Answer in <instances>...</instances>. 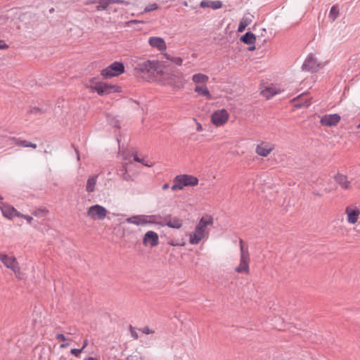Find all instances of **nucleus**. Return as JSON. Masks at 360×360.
<instances>
[{
	"label": "nucleus",
	"mask_w": 360,
	"mask_h": 360,
	"mask_svg": "<svg viewBox=\"0 0 360 360\" xmlns=\"http://www.w3.org/2000/svg\"><path fill=\"white\" fill-rule=\"evenodd\" d=\"M213 224L211 216H205L200 218L193 231L188 236L191 245H198L201 241L207 240L209 236V226Z\"/></svg>",
	"instance_id": "obj_1"
},
{
	"label": "nucleus",
	"mask_w": 360,
	"mask_h": 360,
	"mask_svg": "<svg viewBox=\"0 0 360 360\" xmlns=\"http://www.w3.org/2000/svg\"><path fill=\"white\" fill-rule=\"evenodd\" d=\"M191 80L195 85L193 89L195 93L200 96L205 97L207 100L212 99V96L207 85L210 80L208 75L201 72L195 73L192 75Z\"/></svg>",
	"instance_id": "obj_2"
},
{
	"label": "nucleus",
	"mask_w": 360,
	"mask_h": 360,
	"mask_svg": "<svg viewBox=\"0 0 360 360\" xmlns=\"http://www.w3.org/2000/svg\"><path fill=\"white\" fill-rule=\"evenodd\" d=\"M346 221L353 226L354 231L360 236V207L356 204H350L344 210Z\"/></svg>",
	"instance_id": "obj_3"
},
{
	"label": "nucleus",
	"mask_w": 360,
	"mask_h": 360,
	"mask_svg": "<svg viewBox=\"0 0 360 360\" xmlns=\"http://www.w3.org/2000/svg\"><path fill=\"white\" fill-rule=\"evenodd\" d=\"M239 245L240 261L239 264L236 266L234 270L238 274L249 275L250 273V255L249 252L248 246L244 243L243 240H240Z\"/></svg>",
	"instance_id": "obj_4"
},
{
	"label": "nucleus",
	"mask_w": 360,
	"mask_h": 360,
	"mask_svg": "<svg viewBox=\"0 0 360 360\" xmlns=\"http://www.w3.org/2000/svg\"><path fill=\"white\" fill-rule=\"evenodd\" d=\"M199 180L196 176L189 174H180L176 176L173 179L172 191H180L186 186H195L198 184Z\"/></svg>",
	"instance_id": "obj_5"
},
{
	"label": "nucleus",
	"mask_w": 360,
	"mask_h": 360,
	"mask_svg": "<svg viewBox=\"0 0 360 360\" xmlns=\"http://www.w3.org/2000/svg\"><path fill=\"white\" fill-rule=\"evenodd\" d=\"M0 261L6 268L13 272L17 278L22 279V275L20 271V266L13 256L0 252Z\"/></svg>",
	"instance_id": "obj_6"
},
{
	"label": "nucleus",
	"mask_w": 360,
	"mask_h": 360,
	"mask_svg": "<svg viewBox=\"0 0 360 360\" xmlns=\"http://www.w3.org/2000/svg\"><path fill=\"white\" fill-rule=\"evenodd\" d=\"M125 71L124 65L122 62L115 61L103 68L101 71V75L104 79H110L115 77H118L123 74Z\"/></svg>",
	"instance_id": "obj_7"
},
{
	"label": "nucleus",
	"mask_w": 360,
	"mask_h": 360,
	"mask_svg": "<svg viewBox=\"0 0 360 360\" xmlns=\"http://www.w3.org/2000/svg\"><path fill=\"white\" fill-rule=\"evenodd\" d=\"M230 119V113L226 109L214 110L210 115V122L216 127L226 124Z\"/></svg>",
	"instance_id": "obj_8"
},
{
	"label": "nucleus",
	"mask_w": 360,
	"mask_h": 360,
	"mask_svg": "<svg viewBox=\"0 0 360 360\" xmlns=\"http://www.w3.org/2000/svg\"><path fill=\"white\" fill-rule=\"evenodd\" d=\"M158 74L162 75L160 79V84L162 86H170L176 89H181L184 87V83L178 81L177 76L173 73L165 74L162 71L158 72Z\"/></svg>",
	"instance_id": "obj_9"
},
{
	"label": "nucleus",
	"mask_w": 360,
	"mask_h": 360,
	"mask_svg": "<svg viewBox=\"0 0 360 360\" xmlns=\"http://www.w3.org/2000/svg\"><path fill=\"white\" fill-rule=\"evenodd\" d=\"M108 214V210L98 204L90 206L86 211V216L94 221H103L106 218Z\"/></svg>",
	"instance_id": "obj_10"
},
{
	"label": "nucleus",
	"mask_w": 360,
	"mask_h": 360,
	"mask_svg": "<svg viewBox=\"0 0 360 360\" xmlns=\"http://www.w3.org/2000/svg\"><path fill=\"white\" fill-rule=\"evenodd\" d=\"M324 65L325 64L319 62L317 58H316L314 55H309L305 60L302 67L307 70L311 72H317L321 68H323Z\"/></svg>",
	"instance_id": "obj_11"
},
{
	"label": "nucleus",
	"mask_w": 360,
	"mask_h": 360,
	"mask_svg": "<svg viewBox=\"0 0 360 360\" xmlns=\"http://www.w3.org/2000/svg\"><path fill=\"white\" fill-rule=\"evenodd\" d=\"M341 120V116L338 113L326 114L320 119V124L323 127H335Z\"/></svg>",
	"instance_id": "obj_12"
},
{
	"label": "nucleus",
	"mask_w": 360,
	"mask_h": 360,
	"mask_svg": "<svg viewBox=\"0 0 360 360\" xmlns=\"http://www.w3.org/2000/svg\"><path fill=\"white\" fill-rule=\"evenodd\" d=\"M274 148L275 147L273 143L267 141H261L256 146L255 153L261 157L266 158L271 153Z\"/></svg>",
	"instance_id": "obj_13"
},
{
	"label": "nucleus",
	"mask_w": 360,
	"mask_h": 360,
	"mask_svg": "<svg viewBox=\"0 0 360 360\" xmlns=\"http://www.w3.org/2000/svg\"><path fill=\"white\" fill-rule=\"evenodd\" d=\"M159 243V236L158 233L153 231H148L143 236V244L145 246L151 248L155 247Z\"/></svg>",
	"instance_id": "obj_14"
},
{
	"label": "nucleus",
	"mask_w": 360,
	"mask_h": 360,
	"mask_svg": "<svg viewBox=\"0 0 360 360\" xmlns=\"http://www.w3.org/2000/svg\"><path fill=\"white\" fill-rule=\"evenodd\" d=\"M159 66L160 63L158 60H146L139 63L136 70L141 72H150L153 70H157Z\"/></svg>",
	"instance_id": "obj_15"
},
{
	"label": "nucleus",
	"mask_w": 360,
	"mask_h": 360,
	"mask_svg": "<svg viewBox=\"0 0 360 360\" xmlns=\"http://www.w3.org/2000/svg\"><path fill=\"white\" fill-rule=\"evenodd\" d=\"M148 44L152 48L156 49L161 53L165 52L167 49L165 41L160 37H150L148 39Z\"/></svg>",
	"instance_id": "obj_16"
},
{
	"label": "nucleus",
	"mask_w": 360,
	"mask_h": 360,
	"mask_svg": "<svg viewBox=\"0 0 360 360\" xmlns=\"http://www.w3.org/2000/svg\"><path fill=\"white\" fill-rule=\"evenodd\" d=\"M120 86L115 84H108L103 82L101 85V89L98 93V95L103 96L109 94L111 93L120 92Z\"/></svg>",
	"instance_id": "obj_17"
},
{
	"label": "nucleus",
	"mask_w": 360,
	"mask_h": 360,
	"mask_svg": "<svg viewBox=\"0 0 360 360\" xmlns=\"http://www.w3.org/2000/svg\"><path fill=\"white\" fill-rule=\"evenodd\" d=\"M126 221L136 226H146L148 224V215L140 214L128 217Z\"/></svg>",
	"instance_id": "obj_18"
},
{
	"label": "nucleus",
	"mask_w": 360,
	"mask_h": 360,
	"mask_svg": "<svg viewBox=\"0 0 360 360\" xmlns=\"http://www.w3.org/2000/svg\"><path fill=\"white\" fill-rule=\"evenodd\" d=\"M167 226L172 229H179L183 226V221L181 219L176 217H172V215L169 214L165 217L164 226Z\"/></svg>",
	"instance_id": "obj_19"
},
{
	"label": "nucleus",
	"mask_w": 360,
	"mask_h": 360,
	"mask_svg": "<svg viewBox=\"0 0 360 360\" xmlns=\"http://www.w3.org/2000/svg\"><path fill=\"white\" fill-rule=\"evenodd\" d=\"M282 91L283 90L281 88L271 84L270 86H266L263 90L261 91L260 94L263 97L266 98V99H269L274 96L281 93Z\"/></svg>",
	"instance_id": "obj_20"
},
{
	"label": "nucleus",
	"mask_w": 360,
	"mask_h": 360,
	"mask_svg": "<svg viewBox=\"0 0 360 360\" xmlns=\"http://www.w3.org/2000/svg\"><path fill=\"white\" fill-rule=\"evenodd\" d=\"M0 210L3 215L8 219H11L13 217L17 216V210L12 206L5 204L2 201H0Z\"/></svg>",
	"instance_id": "obj_21"
},
{
	"label": "nucleus",
	"mask_w": 360,
	"mask_h": 360,
	"mask_svg": "<svg viewBox=\"0 0 360 360\" xmlns=\"http://www.w3.org/2000/svg\"><path fill=\"white\" fill-rule=\"evenodd\" d=\"M102 81L97 77L90 78L85 84L86 88L89 89L91 92L98 93Z\"/></svg>",
	"instance_id": "obj_22"
},
{
	"label": "nucleus",
	"mask_w": 360,
	"mask_h": 360,
	"mask_svg": "<svg viewBox=\"0 0 360 360\" xmlns=\"http://www.w3.org/2000/svg\"><path fill=\"white\" fill-rule=\"evenodd\" d=\"M335 180L343 189L348 190L352 188L351 182L345 175L338 174L335 176Z\"/></svg>",
	"instance_id": "obj_23"
},
{
	"label": "nucleus",
	"mask_w": 360,
	"mask_h": 360,
	"mask_svg": "<svg viewBox=\"0 0 360 360\" xmlns=\"http://www.w3.org/2000/svg\"><path fill=\"white\" fill-rule=\"evenodd\" d=\"M223 4L220 1L203 0L200 4L201 8H210L214 10L221 8Z\"/></svg>",
	"instance_id": "obj_24"
},
{
	"label": "nucleus",
	"mask_w": 360,
	"mask_h": 360,
	"mask_svg": "<svg viewBox=\"0 0 360 360\" xmlns=\"http://www.w3.org/2000/svg\"><path fill=\"white\" fill-rule=\"evenodd\" d=\"M148 224L164 226L165 217L159 214L148 215Z\"/></svg>",
	"instance_id": "obj_25"
},
{
	"label": "nucleus",
	"mask_w": 360,
	"mask_h": 360,
	"mask_svg": "<svg viewBox=\"0 0 360 360\" xmlns=\"http://www.w3.org/2000/svg\"><path fill=\"white\" fill-rule=\"evenodd\" d=\"M97 176H94L88 179L86 187V190L88 193H92L93 191H94Z\"/></svg>",
	"instance_id": "obj_26"
},
{
	"label": "nucleus",
	"mask_w": 360,
	"mask_h": 360,
	"mask_svg": "<svg viewBox=\"0 0 360 360\" xmlns=\"http://www.w3.org/2000/svg\"><path fill=\"white\" fill-rule=\"evenodd\" d=\"M240 39L246 44H254L256 41V37L254 34L251 32H247L241 37Z\"/></svg>",
	"instance_id": "obj_27"
},
{
	"label": "nucleus",
	"mask_w": 360,
	"mask_h": 360,
	"mask_svg": "<svg viewBox=\"0 0 360 360\" xmlns=\"http://www.w3.org/2000/svg\"><path fill=\"white\" fill-rule=\"evenodd\" d=\"M251 22L252 20L250 17L244 16L239 23L238 31L239 32H243L247 27V26H248L251 23Z\"/></svg>",
	"instance_id": "obj_28"
},
{
	"label": "nucleus",
	"mask_w": 360,
	"mask_h": 360,
	"mask_svg": "<svg viewBox=\"0 0 360 360\" xmlns=\"http://www.w3.org/2000/svg\"><path fill=\"white\" fill-rule=\"evenodd\" d=\"M116 1L114 0H99L98 1V5L96 6L97 11H102L106 9L109 5L111 4L115 3Z\"/></svg>",
	"instance_id": "obj_29"
},
{
	"label": "nucleus",
	"mask_w": 360,
	"mask_h": 360,
	"mask_svg": "<svg viewBox=\"0 0 360 360\" xmlns=\"http://www.w3.org/2000/svg\"><path fill=\"white\" fill-rule=\"evenodd\" d=\"M43 113H44V110L41 108H39L38 107H34L27 110V115L29 117L32 118L35 116L41 115Z\"/></svg>",
	"instance_id": "obj_30"
},
{
	"label": "nucleus",
	"mask_w": 360,
	"mask_h": 360,
	"mask_svg": "<svg viewBox=\"0 0 360 360\" xmlns=\"http://www.w3.org/2000/svg\"><path fill=\"white\" fill-rule=\"evenodd\" d=\"M339 15V8L337 6H333L330 11L328 18L334 21Z\"/></svg>",
	"instance_id": "obj_31"
},
{
	"label": "nucleus",
	"mask_w": 360,
	"mask_h": 360,
	"mask_svg": "<svg viewBox=\"0 0 360 360\" xmlns=\"http://www.w3.org/2000/svg\"><path fill=\"white\" fill-rule=\"evenodd\" d=\"M49 213L46 208H39L34 211L33 214L37 217H42Z\"/></svg>",
	"instance_id": "obj_32"
},
{
	"label": "nucleus",
	"mask_w": 360,
	"mask_h": 360,
	"mask_svg": "<svg viewBox=\"0 0 360 360\" xmlns=\"http://www.w3.org/2000/svg\"><path fill=\"white\" fill-rule=\"evenodd\" d=\"M158 9V6L157 4H151L146 6L144 11L145 12H150L153 11H155Z\"/></svg>",
	"instance_id": "obj_33"
},
{
	"label": "nucleus",
	"mask_w": 360,
	"mask_h": 360,
	"mask_svg": "<svg viewBox=\"0 0 360 360\" xmlns=\"http://www.w3.org/2000/svg\"><path fill=\"white\" fill-rule=\"evenodd\" d=\"M183 58L181 57H174L172 63H174L178 66H181L183 64Z\"/></svg>",
	"instance_id": "obj_34"
},
{
	"label": "nucleus",
	"mask_w": 360,
	"mask_h": 360,
	"mask_svg": "<svg viewBox=\"0 0 360 360\" xmlns=\"http://www.w3.org/2000/svg\"><path fill=\"white\" fill-rule=\"evenodd\" d=\"M193 121L196 125V127H195L196 131H198V132L202 131H203L202 125L196 119H194Z\"/></svg>",
	"instance_id": "obj_35"
},
{
	"label": "nucleus",
	"mask_w": 360,
	"mask_h": 360,
	"mask_svg": "<svg viewBox=\"0 0 360 360\" xmlns=\"http://www.w3.org/2000/svg\"><path fill=\"white\" fill-rule=\"evenodd\" d=\"M83 348L81 349H72L70 353L76 356H79L82 353Z\"/></svg>",
	"instance_id": "obj_36"
},
{
	"label": "nucleus",
	"mask_w": 360,
	"mask_h": 360,
	"mask_svg": "<svg viewBox=\"0 0 360 360\" xmlns=\"http://www.w3.org/2000/svg\"><path fill=\"white\" fill-rule=\"evenodd\" d=\"M142 333H145V334H151V333H154V330L150 329L148 327H145L143 328L142 330H141Z\"/></svg>",
	"instance_id": "obj_37"
},
{
	"label": "nucleus",
	"mask_w": 360,
	"mask_h": 360,
	"mask_svg": "<svg viewBox=\"0 0 360 360\" xmlns=\"http://www.w3.org/2000/svg\"><path fill=\"white\" fill-rule=\"evenodd\" d=\"M130 330H131V336L135 339V340H137L139 338V335H138V333L136 332V330L132 328V327H130Z\"/></svg>",
	"instance_id": "obj_38"
},
{
	"label": "nucleus",
	"mask_w": 360,
	"mask_h": 360,
	"mask_svg": "<svg viewBox=\"0 0 360 360\" xmlns=\"http://www.w3.org/2000/svg\"><path fill=\"white\" fill-rule=\"evenodd\" d=\"M24 147H31L33 148H36L37 145L35 143H31L28 141H24Z\"/></svg>",
	"instance_id": "obj_39"
},
{
	"label": "nucleus",
	"mask_w": 360,
	"mask_h": 360,
	"mask_svg": "<svg viewBox=\"0 0 360 360\" xmlns=\"http://www.w3.org/2000/svg\"><path fill=\"white\" fill-rule=\"evenodd\" d=\"M56 338L58 340H60V341H65L66 340L65 337L64 335L63 334H58L56 335Z\"/></svg>",
	"instance_id": "obj_40"
},
{
	"label": "nucleus",
	"mask_w": 360,
	"mask_h": 360,
	"mask_svg": "<svg viewBox=\"0 0 360 360\" xmlns=\"http://www.w3.org/2000/svg\"><path fill=\"white\" fill-rule=\"evenodd\" d=\"M164 56H165V58L167 60H169V61H171V62L172 61V59H173V58H174L173 56H170V55H169V54H168V53H164Z\"/></svg>",
	"instance_id": "obj_41"
},
{
	"label": "nucleus",
	"mask_w": 360,
	"mask_h": 360,
	"mask_svg": "<svg viewBox=\"0 0 360 360\" xmlns=\"http://www.w3.org/2000/svg\"><path fill=\"white\" fill-rule=\"evenodd\" d=\"M169 244L172 246H176V245H181V246H184L185 245V243L184 242H182L181 243H174V242H169Z\"/></svg>",
	"instance_id": "obj_42"
},
{
	"label": "nucleus",
	"mask_w": 360,
	"mask_h": 360,
	"mask_svg": "<svg viewBox=\"0 0 360 360\" xmlns=\"http://www.w3.org/2000/svg\"><path fill=\"white\" fill-rule=\"evenodd\" d=\"M24 219L27 220V221L28 223H31L32 220V217H30V216H24Z\"/></svg>",
	"instance_id": "obj_43"
},
{
	"label": "nucleus",
	"mask_w": 360,
	"mask_h": 360,
	"mask_svg": "<svg viewBox=\"0 0 360 360\" xmlns=\"http://www.w3.org/2000/svg\"><path fill=\"white\" fill-rule=\"evenodd\" d=\"M8 47V46L6 44H2L0 41V49H5Z\"/></svg>",
	"instance_id": "obj_44"
},
{
	"label": "nucleus",
	"mask_w": 360,
	"mask_h": 360,
	"mask_svg": "<svg viewBox=\"0 0 360 360\" xmlns=\"http://www.w3.org/2000/svg\"><path fill=\"white\" fill-rule=\"evenodd\" d=\"M169 188V184H165L163 186H162V189L163 190H167Z\"/></svg>",
	"instance_id": "obj_45"
},
{
	"label": "nucleus",
	"mask_w": 360,
	"mask_h": 360,
	"mask_svg": "<svg viewBox=\"0 0 360 360\" xmlns=\"http://www.w3.org/2000/svg\"><path fill=\"white\" fill-rule=\"evenodd\" d=\"M68 345H69V344H68V343H63V344H61V345H60V348H65V347H67Z\"/></svg>",
	"instance_id": "obj_46"
},
{
	"label": "nucleus",
	"mask_w": 360,
	"mask_h": 360,
	"mask_svg": "<svg viewBox=\"0 0 360 360\" xmlns=\"http://www.w3.org/2000/svg\"><path fill=\"white\" fill-rule=\"evenodd\" d=\"M311 105L310 101H307L305 102L304 105H303L305 107H309Z\"/></svg>",
	"instance_id": "obj_47"
},
{
	"label": "nucleus",
	"mask_w": 360,
	"mask_h": 360,
	"mask_svg": "<svg viewBox=\"0 0 360 360\" xmlns=\"http://www.w3.org/2000/svg\"><path fill=\"white\" fill-rule=\"evenodd\" d=\"M134 160H135V161H136V162L143 163V161H142L141 159H139L138 157H134Z\"/></svg>",
	"instance_id": "obj_48"
},
{
	"label": "nucleus",
	"mask_w": 360,
	"mask_h": 360,
	"mask_svg": "<svg viewBox=\"0 0 360 360\" xmlns=\"http://www.w3.org/2000/svg\"><path fill=\"white\" fill-rule=\"evenodd\" d=\"M86 345H87V342L85 341L84 343V345H83V347L82 348H83V349H84L86 347Z\"/></svg>",
	"instance_id": "obj_49"
},
{
	"label": "nucleus",
	"mask_w": 360,
	"mask_h": 360,
	"mask_svg": "<svg viewBox=\"0 0 360 360\" xmlns=\"http://www.w3.org/2000/svg\"><path fill=\"white\" fill-rule=\"evenodd\" d=\"M255 46H253L252 47H250V48H249V50H250V51H253V50H255Z\"/></svg>",
	"instance_id": "obj_50"
},
{
	"label": "nucleus",
	"mask_w": 360,
	"mask_h": 360,
	"mask_svg": "<svg viewBox=\"0 0 360 360\" xmlns=\"http://www.w3.org/2000/svg\"><path fill=\"white\" fill-rule=\"evenodd\" d=\"M86 360H96V359L93 357H89Z\"/></svg>",
	"instance_id": "obj_51"
},
{
	"label": "nucleus",
	"mask_w": 360,
	"mask_h": 360,
	"mask_svg": "<svg viewBox=\"0 0 360 360\" xmlns=\"http://www.w3.org/2000/svg\"><path fill=\"white\" fill-rule=\"evenodd\" d=\"M93 3H95V1H90L89 2L86 3V4H93Z\"/></svg>",
	"instance_id": "obj_52"
},
{
	"label": "nucleus",
	"mask_w": 360,
	"mask_h": 360,
	"mask_svg": "<svg viewBox=\"0 0 360 360\" xmlns=\"http://www.w3.org/2000/svg\"><path fill=\"white\" fill-rule=\"evenodd\" d=\"M143 164H144L145 165H146V166H148V167H150V166H151V165H148V164H146V163H143Z\"/></svg>",
	"instance_id": "obj_53"
},
{
	"label": "nucleus",
	"mask_w": 360,
	"mask_h": 360,
	"mask_svg": "<svg viewBox=\"0 0 360 360\" xmlns=\"http://www.w3.org/2000/svg\"><path fill=\"white\" fill-rule=\"evenodd\" d=\"M357 128L360 129V124L357 125Z\"/></svg>",
	"instance_id": "obj_54"
},
{
	"label": "nucleus",
	"mask_w": 360,
	"mask_h": 360,
	"mask_svg": "<svg viewBox=\"0 0 360 360\" xmlns=\"http://www.w3.org/2000/svg\"><path fill=\"white\" fill-rule=\"evenodd\" d=\"M2 199H3L2 197L0 195V201H1Z\"/></svg>",
	"instance_id": "obj_55"
}]
</instances>
